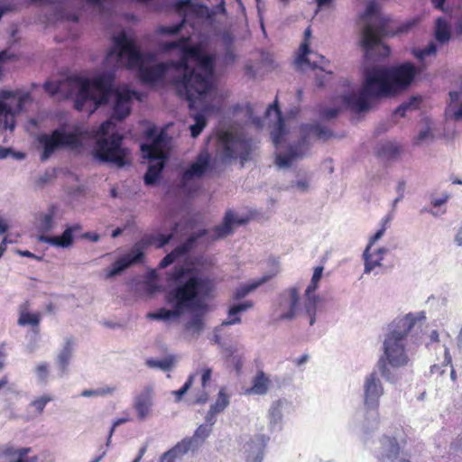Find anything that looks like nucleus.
I'll return each mask as SVG.
<instances>
[{"label":"nucleus","mask_w":462,"mask_h":462,"mask_svg":"<svg viewBox=\"0 0 462 462\" xmlns=\"http://www.w3.org/2000/svg\"><path fill=\"white\" fill-rule=\"evenodd\" d=\"M189 37L160 44L162 51L175 49L180 51L178 62H161L149 66L154 60L152 53H142L134 41L122 32L113 37V46L106 57L107 67L138 69L143 83L164 86L172 83L180 97L187 99L194 124L191 136L196 138L207 125L206 115L218 111L223 106V96L214 85L216 57L206 54L200 46L189 45Z\"/></svg>","instance_id":"1"},{"label":"nucleus","mask_w":462,"mask_h":462,"mask_svg":"<svg viewBox=\"0 0 462 462\" xmlns=\"http://www.w3.org/2000/svg\"><path fill=\"white\" fill-rule=\"evenodd\" d=\"M167 279L173 284L165 293V302L169 309L161 308L147 317L167 321L180 318L186 311L194 312L185 324V330L191 337H199L204 328L202 315L208 309L207 300L214 291L213 281L184 266H175L167 273Z\"/></svg>","instance_id":"2"},{"label":"nucleus","mask_w":462,"mask_h":462,"mask_svg":"<svg viewBox=\"0 0 462 462\" xmlns=\"http://www.w3.org/2000/svg\"><path fill=\"white\" fill-rule=\"evenodd\" d=\"M115 129L112 119L103 122L97 130H88L80 125H61L51 134L38 136V142L43 148L41 158L46 161L59 148L80 152L90 141L96 140L93 154L97 160L118 168L124 167L129 163L130 150L123 146V135Z\"/></svg>","instance_id":"3"},{"label":"nucleus","mask_w":462,"mask_h":462,"mask_svg":"<svg viewBox=\"0 0 462 462\" xmlns=\"http://www.w3.org/2000/svg\"><path fill=\"white\" fill-rule=\"evenodd\" d=\"M115 75L102 73L92 80L79 76L69 77L61 81H47L43 88L51 96L60 95L74 100L78 111L94 113L100 105L114 99L113 118L125 119L131 110V102L138 93L127 88H114Z\"/></svg>","instance_id":"4"},{"label":"nucleus","mask_w":462,"mask_h":462,"mask_svg":"<svg viewBox=\"0 0 462 462\" xmlns=\"http://www.w3.org/2000/svg\"><path fill=\"white\" fill-rule=\"evenodd\" d=\"M416 74L417 69L411 62L392 68H365L362 88L342 96L340 102L354 112L365 111L369 108V98L388 96L405 88L411 83Z\"/></svg>","instance_id":"5"},{"label":"nucleus","mask_w":462,"mask_h":462,"mask_svg":"<svg viewBox=\"0 0 462 462\" xmlns=\"http://www.w3.org/2000/svg\"><path fill=\"white\" fill-rule=\"evenodd\" d=\"M425 319L424 311L410 312L389 324L382 344L383 353L376 365L386 382L396 383L399 377L394 370L411 364L412 351L408 346V336L417 323Z\"/></svg>","instance_id":"6"},{"label":"nucleus","mask_w":462,"mask_h":462,"mask_svg":"<svg viewBox=\"0 0 462 462\" xmlns=\"http://www.w3.org/2000/svg\"><path fill=\"white\" fill-rule=\"evenodd\" d=\"M273 112L278 119L271 132V135L276 147L275 164L279 169H289L296 162L303 159L309 152L311 139L327 140L332 136L331 132L326 126L318 124L306 125L300 129V140L296 143L288 145L286 149H282V143L286 134V131L276 102L269 106L266 110V116H270Z\"/></svg>","instance_id":"7"},{"label":"nucleus","mask_w":462,"mask_h":462,"mask_svg":"<svg viewBox=\"0 0 462 462\" xmlns=\"http://www.w3.org/2000/svg\"><path fill=\"white\" fill-rule=\"evenodd\" d=\"M361 40L360 44L365 51L366 59L378 53L381 58L390 54L388 46L382 42L381 38L386 35V21L381 17L379 5L374 1H369L364 14L360 16Z\"/></svg>","instance_id":"8"},{"label":"nucleus","mask_w":462,"mask_h":462,"mask_svg":"<svg viewBox=\"0 0 462 462\" xmlns=\"http://www.w3.org/2000/svg\"><path fill=\"white\" fill-rule=\"evenodd\" d=\"M146 142L141 144L143 158L149 160V166L143 177L145 185L156 183L164 168L171 139L164 130L158 132L156 127H150L145 132Z\"/></svg>","instance_id":"9"},{"label":"nucleus","mask_w":462,"mask_h":462,"mask_svg":"<svg viewBox=\"0 0 462 462\" xmlns=\"http://www.w3.org/2000/svg\"><path fill=\"white\" fill-rule=\"evenodd\" d=\"M273 315L276 320L291 321L300 319L313 326L318 315L312 311L309 314L306 310V302L300 296V291L296 287H291L283 291L276 300L273 306Z\"/></svg>","instance_id":"10"},{"label":"nucleus","mask_w":462,"mask_h":462,"mask_svg":"<svg viewBox=\"0 0 462 462\" xmlns=\"http://www.w3.org/2000/svg\"><path fill=\"white\" fill-rule=\"evenodd\" d=\"M177 226L178 225H175L174 228L169 234L158 232L144 236L139 243H136L133 246L128 254L123 255L112 264L111 268L106 272V279H111L120 274L132 264L141 262L143 257V249L145 246L154 245L158 248L163 247L173 237Z\"/></svg>","instance_id":"11"},{"label":"nucleus","mask_w":462,"mask_h":462,"mask_svg":"<svg viewBox=\"0 0 462 462\" xmlns=\"http://www.w3.org/2000/svg\"><path fill=\"white\" fill-rule=\"evenodd\" d=\"M252 141L242 132L226 131L219 136L218 152L223 161L239 158L242 165L249 159Z\"/></svg>","instance_id":"12"},{"label":"nucleus","mask_w":462,"mask_h":462,"mask_svg":"<svg viewBox=\"0 0 462 462\" xmlns=\"http://www.w3.org/2000/svg\"><path fill=\"white\" fill-rule=\"evenodd\" d=\"M310 36V28H307L304 32V42L300 46L299 54L295 60V63L300 69H304V66L308 65L311 69H315L317 85L321 87L324 85L327 79L330 77L332 71L329 69L328 61L325 57L310 52L308 42Z\"/></svg>","instance_id":"13"},{"label":"nucleus","mask_w":462,"mask_h":462,"mask_svg":"<svg viewBox=\"0 0 462 462\" xmlns=\"http://www.w3.org/2000/svg\"><path fill=\"white\" fill-rule=\"evenodd\" d=\"M178 13L183 16L182 21L177 24L170 26H160L157 32L160 34H176L182 30L187 24H189L194 29L195 24L199 23V20L208 15V8L197 5L192 0H178L175 4Z\"/></svg>","instance_id":"14"},{"label":"nucleus","mask_w":462,"mask_h":462,"mask_svg":"<svg viewBox=\"0 0 462 462\" xmlns=\"http://www.w3.org/2000/svg\"><path fill=\"white\" fill-rule=\"evenodd\" d=\"M405 443V433L401 426L390 429L380 439V447L374 451L379 462H411L399 458L402 446Z\"/></svg>","instance_id":"15"},{"label":"nucleus","mask_w":462,"mask_h":462,"mask_svg":"<svg viewBox=\"0 0 462 462\" xmlns=\"http://www.w3.org/2000/svg\"><path fill=\"white\" fill-rule=\"evenodd\" d=\"M213 425L214 424L206 421L205 424L199 426L191 439H185L177 443L172 448L161 457L160 462H176L177 459L180 458L190 448L195 447V443L204 441L210 434Z\"/></svg>","instance_id":"16"},{"label":"nucleus","mask_w":462,"mask_h":462,"mask_svg":"<svg viewBox=\"0 0 462 462\" xmlns=\"http://www.w3.org/2000/svg\"><path fill=\"white\" fill-rule=\"evenodd\" d=\"M362 392L365 408H379L380 400L384 394V387L377 372L373 371L365 375Z\"/></svg>","instance_id":"17"},{"label":"nucleus","mask_w":462,"mask_h":462,"mask_svg":"<svg viewBox=\"0 0 462 462\" xmlns=\"http://www.w3.org/2000/svg\"><path fill=\"white\" fill-rule=\"evenodd\" d=\"M269 438L264 434L249 437L243 444L242 453L246 462H263Z\"/></svg>","instance_id":"18"},{"label":"nucleus","mask_w":462,"mask_h":462,"mask_svg":"<svg viewBox=\"0 0 462 462\" xmlns=\"http://www.w3.org/2000/svg\"><path fill=\"white\" fill-rule=\"evenodd\" d=\"M210 162V155L204 150L199 153L196 160L183 172L180 182L183 188H189V185L196 180H199L208 171Z\"/></svg>","instance_id":"19"},{"label":"nucleus","mask_w":462,"mask_h":462,"mask_svg":"<svg viewBox=\"0 0 462 462\" xmlns=\"http://www.w3.org/2000/svg\"><path fill=\"white\" fill-rule=\"evenodd\" d=\"M32 452L30 447H16L7 443L0 447V461L3 462H42L40 457L28 455Z\"/></svg>","instance_id":"20"},{"label":"nucleus","mask_w":462,"mask_h":462,"mask_svg":"<svg viewBox=\"0 0 462 462\" xmlns=\"http://www.w3.org/2000/svg\"><path fill=\"white\" fill-rule=\"evenodd\" d=\"M154 393L152 386H145L137 393L133 402V408L140 420H144L152 416Z\"/></svg>","instance_id":"21"},{"label":"nucleus","mask_w":462,"mask_h":462,"mask_svg":"<svg viewBox=\"0 0 462 462\" xmlns=\"http://www.w3.org/2000/svg\"><path fill=\"white\" fill-rule=\"evenodd\" d=\"M254 307V302L252 300H245L244 302L236 303L229 307L227 311V319L224 320L221 325L216 328L214 331L213 340L217 344L221 343L220 332L222 328L226 326H231L241 323L240 315L243 312L247 311L248 310Z\"/></svg>","instance_id":"22"},{"label":"nucleus","mask_w":462,"mask_h":462,"mask_svg":"<svg viewBox=\"0 0 462 462\" xmlns=\"http://www.w3.org/2000/svg\"><path fill=\"white\" fill-rule=\"evenodd\" d=\"M291 408V403L284 398L272 402L267 414L269 428L272 431L282 430L283 414L289 412Z\"/></svg>","instance_id":"23"},{"label":"nucleus","mask_w":462,"mask_h":462,"mask_svg":"<svg viewBox=\"0 0 462 462\" xmlns=\"http://www.w3.org/2000/svg\"><path fill=\"white\" fill-rule=\"evenodd\" d=\"M388 252L389 250L386 247L372 249L371 246H366L363 254L365 261L364 273L369 274L374 273L378 274V269L383 266V260Z\"/></svg>","instance_id":"24"},{"label":"nucleus","mask_w":462,"mask_h":462,"mask_svg":"<svg viewBox=\"0 0 462 462\" xmlns=\"http://www.w3.org/2000/svg\"><path fill=\"white\" fill-rule=\"evenodd\" d=\"M272 264L273 266V269L270 273L264 274L261 278L252 280L246 283L238 286L234 291L233 299L238 300L246 297L248 294L256 290L259 286L265 283L273 276H275L279 272L278 262L276 260H272Z\"/></svg>","instance_id":"25"},{"label":"nucleus","mask_w":462,"mask_h":462,"mask_svg":"<svg viewBox=\"0 0 462 462\" xmlns=\"http://www.w3.org/2000/svg\"><path fill=\"white\" fill-rule=\"evenodd\" d=\"M365 415L362 425L363 441L365 446H368L369 435L376 431L381 424V415L379 408H365Z\"/></svg>","instance_id":"26"},{"label":"nucleus","mask_w":462,"mask_h":462,"mask_svg":"<svg viewBox=\"0 0 462 462\" xmlns=\"http://www.w3.org/2000/svg\"><path fill=\"white\" fill-rule=\"evenodd\" d=\"M272 386L270 375L263 371H257L255 375L252 378L251 386L245 390L247 395H265Z\"/></svg>","instance_id":"27"},{"label":"nucleus","mask_w":462,"mask_h":462,"mask_svg":"<svg viewBox=\"0 0 462 462\" xmlns=\"http://www.w3.org/2000/svg\"><path fill=\"white\" fill-rule=\"evenodd\" d=\"M319 288V283L310 280V284L305 289L302 300L306 302V310L309 314L312 311L316 312L317 315L321 312L322 310V299L317 294L316 291Z\"/></svg>","instance_id":"28"},{"label":"nucleus","mask_w":462,"mask_h":462,"mask_svg":"<svg viewBox=\"0 0 462 462\" xmlns=\"http://www.w3.org/2000/svg\"><path fill=\"white\" fill-rule=\"evenodd\" d=\"M79 225H74L65 229L60 236H41L39 240L52 246L67 248L73 243V232L79 230Z\"/></svg>","instance_id":"29"},{"label":"nucleus","mask_w":462,"mask_h":462,"mask_svg":"<svg viewBox=\"0 0 462 462\" xmlns=\"http://www.w3.org/2000/svg\"><path fill=\"white\" fill-rule=\"evenodd\" d=\"M229 403L230 395L227 393L226 387H221L218 391L216 401L210 405V408L205 417V420L211 424H215L216 416L224 411Z\"/></svg>","instance_id":"30"},{"label":"nucleus","mask_w":462,"mask_h":462,"mask_svg":"<svg viewBox=\"0 0 462 462\" xmlns=\"http://www.w3.org/2000/svg\"><path fill=\"white\" fill-rule=\"evenodd\" d=\"M206 234V230H202L199 232L198 236H190L184 245H181L172 250L170 254H166L159 263L160 268H166L171 263H173L180 256L184 255L192 246L193 243L199 236H202Z\"/></svg>","instance_id":"31"},{"label":"nucleus","mask_w":462,"mask_h":462,"mask_svg":"<svg viewBox=\"0 0 462 462\" xmlns=\"http://www.w3.org/2000/svg\"><path fill=\"white\" fill-rule=\"evenodd\" d=\"M434 38L440 44L448 43L452 38L450 20L445 16L438 17L434 25Z\"/></svg>","instance_id":"32"},{"label":"nucleus","mask_w":462,"mask_h":462,"mask_svg":"<svg viewBox=\"0 0 462 462\" xmlns=\"http://www.w3.org/2000/svg\"><path fill=\"white\" fill-rule=\"evenodd\" d=\"M74 346V340L70 337H67L62 348L57 356V365L60 376H63L68 371V366L72 357Z\"/></svg>","instance_id":"33"},{"label":"nucleus","mask_w":462,"mask_h":462,"mask_svg":"<svg viewBox=\"0 0 462 462\" xmlns=\"http://www.w3.org/2000/svg\"><path fill=\"white\" fill-rule=\"evenodd\" d=\"M243 223V219H238L232 211H228L224 217L223 223L213 229L212 237L214 239L223 238L232 233L235 224L241 225Z\"/></svg>","instance_id":"34"},{"label":"nucleus","mask_w":462,"mask_h":462,"mask_svg":"<svg viewBox=\"0 0 462 462\" xmlns=\"http://www.w3.org/2000/svg\"><path fill=\"white\" fill-rule=\"evenodd\" d=\"M41 314L39 312H31L30 303L25 301L19 307V318L17 323L19 326H32L37 328L41 322Z\"/></svg>","instance_id":"35"},{"label":"nucleus","mask_w":462,"mask_h":462,"mask_svg":"<svg viewBox=\"0 0 462 462\" xmlns=\"http://www.w3.org/2000/svg\"><path fill=\"white\" fill-rule=\"evenodd\" d=\"M198 373L200 374V380H201V391L198 393V394L195 397V402L199 404H202L208 402L209 397V393L208 392L207 388L209 386L211 376H212V369L204 366L202 367Z\"/></svg>","instance_id":"36"},{"label":"nucleus","mask_w":462,"mask_h":462,"mask_svg":"<svg viewBox=\"0 0 462 462\" xmlns=\"http://www.w3.org/2000/svg\"><path fill=\"white\" fill-rule=\"evenodd\" d=\"M56 216V209L54 207H51L48 209L47 212L41 213L36 221L37 228L41 232H48L51 230L55 224H54V218Z\"/></svg>","instance_id":"37"},{"label":"nucleus","mask_w":462,"mask_h":462,"mask_svg":"<svg viewBox=\"0 0 462 462\" xmlns=\"http://www.w3.org/2000/svg\"><path fill=\"white\" fill-rule=\"evenodd\" d=\"M399 153L400 146L393 142H384L377 147V155L385 160L394 159Z\"/></svg>","instance_id":"38"},{"label":"nucleus","mask_w":462,"mask_h":462,"mask_svg":"<svg viewBox=\"0 0 462 462\" xmlns=\"http://www.w3.org/2000/svg\"><path fill=\"white\" fill-rule=\"evenodd\" d=\"M393 215V210L380 220L379 228L373 236H370L367 246L373 247V245L383 236L386 229L390 226Z\"/></svg>","instance_id":"39"},{"label":"nucleus","mask_w":462,"mask_h":462,"mask_svg":"<svg viewBox=\"0 0 462 462\" xmlns=\"http://www.w3.org/2000/svg\"><path fill=\"white\" fill-rule=\"evenodd\" d=\"M222 42L225 45V53L221 58V62L225 65H230L236 61V56L233 51L231 46L233 44V38L229 33H224L222 36Z\"/></svg>","instance_id":"40"},{"label":"nucleus","mask_w":462,"mask_h":462,"mask_svg":"<svg viewBox=\"0 0 462 462\" xmlns=\"http://www.w3.org/2000/svg\"><path fill=\"white\" fill-rule=\"evenodd\" d=\"M143 286L144 291L149 295H153L162 290V286L158 282V275L155 270L148 272Z\"/></svg>","instance_id":"41"},{"label":"nucleus","mask_w":462,"mask_h":462,"mask_svg":"<svg viewBox=\"0 0 462 462\" xmlns=\"http://www.w3.org/2000/svg\"><path fill=\"white\" fill-rule=\"evenodd\" d=\"M176 362L177 358L175 356H169L162 359H148L146 360V365L151 368H158L162 371H169L174 366Z\"/></svg>","instance_id":"42"},{"label":"nucleus","mask_w":462,"mask_h":462,"mask_svg":"<svg viewBox=\"0 0 462 462\" xmlns=\"http://www.w3.org/2000/svg\"><path fill=\"white\" fill-rule=\"evenodd\" d=\"M116 386H102L98 387L97 389H88L84 390L81 393V396L83 397H99V396H106V395H112L116 392Z\"/></svg>","instance_id":"43"},{"label":"nucleus","mask_w":462,"mask_h":462,"mask_svg":"<svg viewBox=\"0 0 462 462\" xmlns=\"http://www.w3.org/2000/svg\"><path fill=\"white\" fill-rule=\"evenodd\" d=\"M436 52L437 46L434 42L429 43L425 48L412 50L413 56L420 61L424 60L429 56L435 55Z\"/></svg>","instance_id":"44"},{"label":"nucleus","mask_w":462,"mask_h":462,"mask_svg":"<svg viewBox=\"0 0 462 462\" xmlns=\"http://www.w3.org/2000/svg\"><path fill=\"white\" fill-rule=\"evenodd\" d=\"M451 362H452V358H451L449 349L447 346H444V358L442 361V365H433L430 368L431 374H442L444 373V369L442 367L443 366L448 367V365H451Z\"/></svg>","instance_id":"45"},{"label":"nucleus","mask_w":462,"mask_h":462,"mask_svg":"<svg viewBox=\"0 0 462 462\" xmlns=\"http://www.w3.org/2000/svg\"><path fill=\"white\" fill-rule=\"evenodd\" d=\"M35 374H36L37 379L41 383L47 382V379L49 376V365L47 363H40L35 367Z\"/></svg>","instance_id":"46"},{"label":"nucleus","mask_w":462,"mask_h":462,"mask_svg":"<svg viewBox=\"0 0 462 462\" xmlns=\"http://www.w3.org/2000/svg\"><path fill=\"white\" fill-rule=\"evenodd\" d=\"M51 400L52 397L51 395L44 394L32 402L31 405L34 407L39 413H41L43 411L46 404L50 402Z\"/></svg>","instance_id":"47"},{"label":"nucleus","mask_w":462,"mask_h":462,"mask_svg":"<svg viewBox=\"0 0 462 462\" xmlns=\"http://www.w3.org/2000/svg\"><path fill=\"white\" fill-rule=\"evenodd\" d=\"M195 376H196V374H190L189 376L188 380L186 381V383L183 384V386L180 389L172 392V393L176 396L177 401H180L182 398V396L191 387Z\"/></svg>","instance_id":"48"},{"label":"nucleus","mask_w":462,"mask_h":462,"mask_svg":"<svg viewBox=\"0 0 462 462\" xmlns=\"http://www.w3.org/2000/svg\"><path fill=\"white\" fill-rule=\"evenodd\" d=\"M293 187L296 188L300 192H305L310 188V178L307 176L299 178L293 184Z\"/></svg>","instance_id":"49"},{"label":"nucleus","mask_w":462,"mask_h":462,"mask_svg":"<svg viewBox=\"0 0 462 462\" xmlns=\"http://www.w3.org/2000/svg\"><path fill=\"white\" fill-rule=\"evenodd\" d=\"M129 420V419L127 417L125 418H119V419H116V420H114L113 424H112V427L109 430V434H108V438H107V440H106V447H108L111 443V439H112V436L115 432V430L116 427H118L119 425L123 424V423H125Z\"/></svg>","instance_id":"50"},{"label":"nucleus","mask_w":462,"mask_h":462,"mask_svg":"<svg viewBox=\"0 0 462 462\" xmlns=\"http://www.w3.org/2000/svg\"><path fill=\"white\" fill-rule=\"evenodd\" d=\"M416 101V99L411 101V102H408V103H403L402 105H400L394 111V114L396 116H405V113L407 112V110H409L411 108V106H412V103Z\"/></svg>","instance_id":"51"},{"label":"nucleus","mask_w":462,"mask_h":462,"mask_svg":"<svg viewBox=\"0 0 462 462\" xmlns=\"http://www.w3.org/2000/svg\"><path fill=\"white\" fill-rule=\"evenodd\" d=\"M450 198L449 193L444 192L441 194L440 198L435 199L432 200L431 204L433 208H440L443 204H445Z\"/></svg>","instance_id":"52"},{"label":"nucleus","mask_w":462,"mask_h":462,"mask_svg":"<svg viewBox=\"0 0 462 462\" xmlns=\"http://www.w3.org/2000/svg\"><path fill=\"white\" fill-rule=\"evenodd\" d=\"M450 448L455 452L462 453V431L457 434L456 439L451 443Z\"/></svg>","instance_id":"53"},{"label":"nucleus","mask_w":462,"mask_h":462,"mask_svg":"<svg viewBox=\"0 0 462 462\" xmlns=\"http://www.w3.org/2000/svg\"><path fill=\"white\" fill-rule=\"evenodd\" d=\"M338 113L337 108H324L320 111V116L326 119L334 118Z\"/></svg>","instance_id":"54"},{"label":"nucleus","mask_w":462,"mask_h":462,"mask_svg":"<svg viewBox=\"0 0 462 462\" xmlns=\"http://www.w3.org/2000/svg\"><path fill=\"white\" fill-rule=\"evenodd\" d=\"M86 2H87V4L88 5L93 6L94 8L98 10L99 12L103 11L104 6H105V5L106 3V0H86Z\"/></svg>","instance_id":"55"},{"label":"nucleus","mask_w":462,"mask_h":462,"mask_svg":"<svg viewBox=\"0 0 462 462\" xmlns=\"http://www.w3.org/2000/svg\"><path fill=\"white\" fill-rule=\"evenodd\" d=\"M323 274V267L322 266H317L314 269L311 281L316 282L317 283H319L321 277Z\"/></svg>","instance_id":"56"},{"label":"nucleus","mask_w":462,"mask_h":462,"mask_svg":"<svg viewBox=\"0 0 462 462\" xmlns=\"http://www.w3.org/2000/svg\"><path fill=\"white\" fill-rule=\"evenodd\" d=\"M430 131L429 128L420 131V134H418L416 143H420L421 142L428 139L430 137Z\"/></svg>","instance_id":"57"},{"label":"nucleus","mask_w":462,"mask_h":462,"mask_svg":"<svg viewBox=\"0 0 462 462\" xmlns=\"http://www.w3.org/2000/svg\"><path fill=\"white\" fill-rule=\"evenodd\" d=\"M445 1L446 0H431L432 2V5H434V7L438 10H440L442 12H446L447 9L445 8Z\"/></svg>","instance_id":"58"},{"label":"nucleus","mask_w":462,"mask_h":462,"mask_svg":"<svg viewBox=\"0 0 462 462\" xmlns=\"http://www.w3.org/2000/svg\"><path fill=\"white\" fill-rule=\"evenodd\" d=\"M8 222L5 218L0 217V235L5 234L9 229Z\"/></svg>","instance_id":"59"},{"label":"nucleus","mask_w":462,"mask_h":462,"mask_svg":"<svg viewBox=\"0 0 462 462\" xmlns=\"http://www.w3.org/2000/svg\"><path fill=\"white\" fill-rule=\"evenodd\" d=\"M11 152H12L11 148H5L3 146H0V160L7 158Z\"/></svg>","instance_id":"60"},{"label":"nucleus","mask_w":462,"mask_h":462,"mask_svg":"<svg viewBox=\"0 0 462 462\" xmlns=\"http://www.w3.org/2000/svg\"><path fill=\"white\" fill-rule=\"evenodd\" d=\"M146 450H147V446L146 445L143 446L138 451V456L132 462H140L141 459L143 458V455L145 454Z\"/></svg>","instance_id":"61"},{"label":"nucleus","mask_w":462,"mask_h":462,"mask_svg":"<svg viewBox=\"0 0 462 462\" xmlns=\"http://www.w3.org/2000/svg\"><path fill=\"white\" fill-rule=\"evenodd\" d=\"M453 118L457 121L462 119V104L453 111Z\"/></svg>","instance_id":"62"},{"label":"nucleus","mask_w":462,"mask_h":462,"mask_svg":"<svg viewBox=\"0 0 462 462\" xmlns=\"http://www.w3.org/2000/svg\"><path fill=\"white\" fill-rule=\"evenodd\" d=\"M455 32L462 34V16L455 23Z\"/></svg>","instance_id":"63"},{"label":"nucleus","mask_w":462,"mask_h":462,"mask_svg":"<svg viewBox=\"0 0 462 462\" xmlns=\"http://www.w3.org/2000/svg\"><path fill=\"white\" fill-rule=\"evenodd\" d=\"M455 242L458 246H462V227L457 231L455 236Z\"/></svg>","instance_id":"64"}]
</instances>
